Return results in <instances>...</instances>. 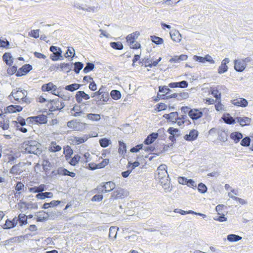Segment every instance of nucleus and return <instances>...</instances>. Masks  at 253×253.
Segmentation results:
<instances>
[{
    "label": "nucleus",
    "instance_id": "nucleus-1",
    "mask_svg": "<svg viewBox=\"0 0 253 253\" xmlns=\"http://www.w3.org/2000/svg\"><path fill=\"white\" fill-rule=\"evenodd\" d=\"M27 92L26 90L22 89L21 88H18L12 90L8 98L12 102H14L12 100L13 99L16 102V103H29L30 100L27 97Z\"/></svg>",
    "mask_w": 253,
    "mask_h": 253
},
{
    "label": "nucleus",
    "instance_id": "nucleus-2",
    "mask_svg": "<svg viewBox=\"0 0 253 253\" xmlns=\"http://www.w3.org/2000/svg\"><path fill=\"white\" fill-rule=\"evenodd\" d=\"M22 148L28 153L40 155L42 153L41 144L36 140H28L25 141L22 145Z\"/></svg>",
    "mask_w": 253,
    "mask_h": 253
},
{
    "label": "nucleus",
    "instance_id": "nucleus-3",
    "mask_svg": "<svg viewBox=\"0 0 253 253\" xmlns=\"http://www.w3.org/2000/svg\"><path fill=\"white\" fill-rule=\"evenodd\" d=\"M252 60L250 57H246L244 59H237L234 61V69L238 72H243L246 68L247 64Z\"/></svg>",
    "mask_w": 253,
    "mask_h": 253
},
{
    "label": "nucleus",
    "instance_id": "nucleus-4",
    "mask_svg": "<svg viewBox=\"0 0 253 253\" xmlns=\"http://www.w3.org/2000/svg\"><path fill=\"white\" fill-rule=\"evenodd\" d=\"M139 35V32L136 31L127 36L126 42L130 48L138 49L140 47V43L136 41Z\"/></svg>",
    "mask_w": 253,
    "mask_h": 253
},
{
    "label": "nucleus",
    "instance_id": "nucleus-5",
    "mask_svg": "<svg viewBox=\"0 0 253 253\" xmlns=\"http://www.w3.org/2000/svg\"><path fill=\"white\" fill-rule=\"evenodd\" d=\"M49 103V110L50 112L61 111L65 106L64 103L59 99L50 100Z\"/></svg>",
    "mask_w": 253,
    "mask_h": 253
},
{
    "label": "nucleus",
    "instance_id": "nucleus-6",
    "mask_svg": "<svg viewBox=\"0 0 253 253\" xmlns=\"http://www.w3.org/2000/svg\"><path fill=\"white\" fill-rule=\"evenodd\" d=\"M169 178V176L159 178V184L166 193L170 192L172 190V186Z\"/></svg>",
    "mask_w": 253,
    "mask_h": 253
},
{
    "label": "nucleus",
    "instance_id": "nucleus-7",
    "mask_svg": "<svg viewBox=\"0 0 253 253\" xmlns=\"http://www.w3.org/2000/svg\"><path fill=\"white\" fill-rule=\"evenodd\" d=\"M126 195L125 191L121 188H118L114 191L109 198L110 202L114 201L118 199H123Z\"/></svg>",
    "mask_w": 253,
    "mask_h": 253
},
{
    "label": "nucleus",
    "instance_id": "nucleus-8",
    "mask_svg": "<svg viewBox=\"0 0 253 253\" xmlns=\"http://www.w3.org/2000/svg\"><path fill=\"white\" fill-rule=\"evenodd\" d=\"M155 149V147L152 146H144L143 144H139L133 147L130 149V152L132 153H136L138 152L140 150H144L145 152H151Z\"/></svg>",
    "mask_w": 253,
    "mask_h": 253
},
{
    "label": "nucleus",
    "instance_id": "nucleus-9",
    "mask_svg": "<svg viewBox=\"0 0 253 253\" xmlns=\"http://www.w3.org/2000/svg\"><path fill=\"white\" fill-rule=\"evenodd\" d=\"M203 113L201 110L192 109L189 112V116L193 120H197L203 116Z\"/></svg>",
    "mask_w": 253,
    "mask_h": 253
},
{
    "label": "nucleus",
    "instance_id": "nucleus-10",
    "mask_svg": "<svg viewBox=\"0 0 253 253\" xmlns=\"http://www.w3.org/2000/svg\"><path fill=\"white\" fill-rule=\"evenodd\" d=\"M75 98L78 103H81L83 99L88 100L90 98V96L84 91H78L76 93Z\"/></svg>",
    "mask_w": 253,
    "mask_h": 253
},
{
    "label": "nucleus",
    "instance_id": "nucleus-11",
    "mask_svg": "<svg viewBox=\"0 0 253 253\" xmlns=\"http://www.w3.org/2000/svg\"><path fill=\"white\" fill-rule=\"evenodd\" d=\"M88 138L87 135H84L82 137L72 136L70 140L73 144L79 145L85 142L88 139Z\"/></svg>",
    "mask_w": 253,
    "mask_h": 253
},
{
    "label": "nucleus",
    "instance_id": "nucleus-12",
    "mask_svg": "<svg viewBox=\"0 0 253 253\" xmlns=\"http://www.w3.org/2000/svg\"><path fill=\"white\" fill-rule=\"evenodd\" d=\"M231 102L234 105L239 107H245L248 105L247 100L243 98L234 99L232 100Z\"/></svg>",
    "mask_w": 253,
    "mask_h": 253
},
{
    "label": "nucleus",
    "instance_id": "nucleus-13",
    "mask_svg": "<svg viewBox=\"0 0 253 253\" xmlns=\"http://www.w3.org/2000/svg\"><path fill=\"white\" fill-rule=\"evenodd\" d=\"M171 90L167 86H159V92L163 93L164 94H159V100L164 99L167 98V96L169 95V93Z\"/></svg>",
    "mask_w": 253,
    "mask_h": 253
},
{
    "label": "nucleus",
    "instance_id": "nucleus-14",
    "mask_svg": "<svg viewBox=\"0 0 253 253\" xmlns=\"http://www.w3.org/2000/svg\"><path fill=\"white\" fill-rule=\"evenodd\" d=\"M198 134L199 132L197 130L192 129L190 130L188 134L185 135L184 138L187 141H193L197 138Z\"/></svg>",
    "mask_w": 253,
    "mask_h": 253
},
{
    "label": "nucleus",
    "instance_id": "nucleus-15",
    "mask_svg": "<svg viewBox=\"0 0 253 253\" xmlns=\"http://www.w3.org/2000/svg\"><path fill=\"white\" fill-rule=\"evenodd\" d=\"M108 159H104L102 161L101 163H100L98 164L94 165L93 164H89V166L90 169L94 170L97 169H101L105 167L106 165H108Z\"/></svg>",
    "mask_w": 253,
    "mask_h": 253
},
{
    "label": "nucleus",
    "instance_id": "nucleus-16",
    "mask_svg": "<svg viewBox=\"0 0 253 253\" xmlns=\"http://www.w3.org/2000/svg\"><path fill=\"white\" fill-rule=\"evenodd\" d=\"M28 119L33 120L34 122L39 124H45L47 122V117L44 115L30 117Z\"/></svg>",
    "mask_w": 253,
    "mask_h": 253
},
{
    "label": "nucleus",
    "instance_id": "nucleus-17",
    "mask_svg": "<svg viewBox=\"0 0 253 253\" xmlns=\"http://www.w3.org/2000/svg\"><path fill=\"white\" fill-rule=\"evenodd\" d=\"M217 139L223 142H225L227 140L228 134L225 130L220 128L217 131Z\"/></svg>",
    "mask_w": 253,
    "mask_h": 253
},
{
    "label": "nucleus",
    "instance_id": "nucleus-18",
    "mask_svg": "<svg viewBox=\"0 0 253 253\" xmlns=\"http://www.w3.org/2000/svg\"><path fill=\"white\" fill-rule=\"evenodd\" d=\"M170 38L174 42H179L181 41V36L178 31L173 30L169 32Z\"/></svg>",
    "mask_w": 253,
    "mask_h": 253
},
{
    "label": "nucleus",
    "instance_id": "nucleus-19",
    "mask_svg": "<svg viewBox=\"0 0 253 253\" xmlns=\"http://www.w3.org/2000/svg\"><path fill=\"white\" fill-rule=\"evenodd\" d=\"M178 114L177 112H171L169 114H166L163 115V117L172 123H175V121L178 119Z\"/></svg>",
    "mask_w": 253,
    "mask_h": 253
},
{
    "label": "nucleus",
    "instance_id": "nucleus-20",
    "mask_svg": "<svg viewBox=\"0 0 253 253\" xmlns=\"http://www.w3.org/2000/svg\"><path fill=\"white\" fill-rule=\"evenodd\" d=\"M158 137V133H152L149 135L145 139L144 143L145 145H149L152 143Z\"/></svg>",
    "mask_w": 253,
    "mask_h": 253
},
{
    "label": "nucleus",
    "instance_id": "nucleus-21",
    "mask_svg": "<svg viewBox=\"0 0 253 253\" xmlns=\"http://www.w3.org/2000/svg\"><path fill=\"white\" fill-rule=\"evenodd\" d=\"M188 56L185 54H181L180 56H174L169 60L170 63H179L182 61L187 60Z\"/></svg>",
    "mask_w": 253,
    "mask_h": 253
},
{
    "label": "nucleus",
    "instance_id": "nucleus-22",
    "mask_svg": "<svg viewBox=\"0 0 253 253\" xmlns=\"http://www.w3.org/2000/svg\"><path fill=\"white\" fill-rule=\"evenodd\" d=\"M46 187L44 184H41L39 186H35L34 187H31L29 188V191L32 193H41L42 192L45 190Z\"/></svg>",
    "mask_w": 253,
    "mask_h": 253
},
{
    "label": "nucleus",
    "instance_id": "nucleus-23",
    "mask_svg": "<svg viewBox=\"0 0 253 253\" xmlns=\"http://www.w3.org/2000/svg\"><path fill=\"white\" fill-rule=\"evenodd\" d=\"M2 59L9 66H11L13 62V58L9 52H5L3 55Z\"/></svg>",
    "mask_w": 253,
    "mask_h": 253
},
{
    "label": "nucleus",
    "instance_id": "nucleus-24",
    "mask_svg": "<svg viewBox=\"0 0 253 253\" xmlns=\"http://www.w3.org/2000/svg\"><path fill=\"white\" fill-rule=\"evenodd\" d=\"M23 108L19 105H11L6 108V111L9 113L19 112L22 110Z\"/></svg>",
    "mask_w": 253,
    "mask_h": 253
},
{
    "label": "nucleus",
    "instance_id": "nucleus-25",
    "mask_svg": "<svg viewBox=\"0 0 253 253\" xmlns=\"http://www.w3.org/2000/svg\"><path fill=\"white\" fill-rule=\"evenodd\" d=\"M104 188V192H109L112 191L115 188V184L112 181H108L106 183H103Z\"/></svg>",
    "mask_w": 253,
    "mask_h": 253
},
{
    "label": "nucleus",
    "instance_id": "nucleus-26",
    "mask_svg": "<svg viewBox=\"0 0 253 253\" xmlns=\"http://www.w3.org/2000/svg\"><path fill=\"white\" fill-rule=\"evenodd\" d=\"M243 137V134L239 132H233L230 134L231 139L233 140L235 143H238Z\"/></svg>",
    "mask_w": 253,
    "mask_h": 253
},
{
    "label": "nucleus",
    "instance_id": "nucleus-27",
    "mask_svg": "<svg viewBox=\"0 0 253 253\" xmlns=\"http://www.w3.org/2000/svg\"><path fill=\"white\" fill-rule=\"evenodd\" d=\"M9 120L7 118L0 116V126L3 129L6 130L9 128Z\"/></svg>",
    "mask_w": 253,
    "mask_h": 253
},
{
    "label": "nucleus",
    "instance_id": "nucleus-28",
    "mask_svg": "<svg viewBox=\"0 0 253 253\" xmlns=\"http://www.w3.org/2000/svg\"><path fill=\"white\" fill-rule=\"evenodd\" d=\"M167 169V167L166 165L163 164L159 166V178L169 176Z\"/></svg>",
    "mask_w": 253,
    "mask_h": 253
},
{
    "label": "nucleus",
    "instance_id": "nucleus-29",
    "mask_svg": "<svg viewBox=\"0 0 253 253\" xmlns=\"http://www.w3.org/2000/svg\"><path fill=\"white\" fill-rule=\"evenodd\" d=\"M61 149V146L57 145L55 141H52L50 143L49 150L51 152H57L60 151Z\"/></svg>",
    "mask_w": 253,
    "mask_h": 253
},
{
    "label": "nucleus",
    "instance_id": "nucleus-30",
    "mask_svg": "<svg viewBox=\"0 0 253 253\" xmlns=\"http://www.w3.org/2000/svg\"><path fill=\"white\" fill-rule=\"evenodd\" d=\"M53 193L51 192H44L43 193L42 192L41 193H39L37 195H36V197L37 199L43 200L45 198H51L53 197Z\"/></svg>",
    "mask_w": 253,
    "mask_h": 253
},
{
    "label": "nucleus",
    "instance_id": "nucleus-31",
    "mask_svg": "<svg viewBox=\"0 0 253 253\" xmlns=\"http://www.w3.org/2000/svg\"><path fill=\"white\" fill-rule=\"evenodd\" d=\"M55 85L50 82L48 84L42 85V89L43 91H55Z\"/></svg>",
    "mask_w": 253,
    "mask_h": 253
},
{
    "label": "nucleus",
    "instance_id": "nucleus-32",
    "mask_svg": "<svg viewBox=\"0 0 253 253\" xmlns=\"http://www.w3.org/2000/svg\"><path fill=\"white\" fill-rule=\"evenodd\" d=\"M17 223V220L13 219L12 220L9 219L6 220L5 224L3 226V228L5 229H10L15 227Z\"/></svg>",
    "mask_w": 253,
    "mask_h": 253
},
{
    "label": "nucleus",
    "instance_id": "nucleus-33",
    "mask_svg": "<svg viewBox=\"0 0 253 253\" xmlns=\"http://www.w3.org/2000/svg\"><path fill=\"white\" fill-rule=\"evenodd\" d=\"M236 119L237 120V122L242 126L248 125L251 122V119L248 117H237L236 118Z\"/></svg>",
    "mask_w": 253,
    "mask_h": 253
},
{
    "label": "nucleus",
    "instance_id": "nucleus-34",
    "mask_svg": "<svg viewBox=\"0 0 253 253\" xmlns=\"http://www.w3.org/2000/svg\"><path fill=\"white\" fill-rule=\"evenodd\" d=\"M100 97H97L98 101H102L104 102H107L109 99V95L108 92L107 91L106 88L105 90H103L102 92L100 94Z\"/></svg>",
    "mask_w": 253,
    "mask_h": 253
},
{
    "label": "nucleus",
    "instance_id": "nucleus-35",
    "mask_svg": "<svg viewBox=\"0 0 253 253\" xmlns=\"http://www.w3.org/2000/svg\"><path fill=\"white\" fill-rule=\"evenodd\" d=\"M59 66L62 71H65L66 72H70L72 68V64L70 63H61Z\"/></svg>",
    "mask_w": 253,
    "mask_h": 253
},
{
    "label": "nucleus",
    "instance_id": "nucleus-36",
    "mask_svg": "<svg viewBox=\"0 0 253 253\" xmlns=\"http://www.w3.org/2000/svg\"><path fill=\"white\" fill-rule=\"evenodd\" d=\"M119 148L118 150V152L119 154H121L122 155H125V154L126 153V144L123 142V141H119Z\"/></svg>",
    "mask_w": 253,
    "mask_h": 253
},
{
    "label": "nucleus",
    "instance_id": "nucleus-37",
    "mask_svg": "<svg viewBox=\"0 0 253 253\" xmlns=\"http://www.w3.org/2000/svg\"><path fill=\"white\" fill-rule=\"evenodd\" d=\"M119 230V228H116V227L112 226L109 229V237L110 238L114 239L116 238L117 230Z\"/></svg>",
    "mask_w": 253,
    "mask_h": 253
},
{
    "label": "nucleus",
    "instance_id": "nucleus-38",
    "mask_svg": "<svg viewBox=\"0 0 253 253\" xmlns=\"http://www.w3.org/2000/svg\"><path fill=\"white\" fill-rule=\"evenodd\" d=\"M81 86V84H72L65 87V89L70 91H74L78 89Z\"/></svg>",
    "mask_w": 253,
    "mask_h": 253
},
{
    "label": "nucleus",
    "instance_id": "nucleus-39",
    "mask_svg": "<svg viewBox=\"0 0 253 253\" xmlns=\"http://www.w3.org/2000/svg\"><path fill=\"white\" fill-rule=\"evenodd\" d=\"M227 239L229 242H238L242 239V237L235 234H229L227 236Z\"/></svg>",
    "mask_w": 253,
    "mask_h": 253
},
{
    "label": "nucleus",
    "instance_id": "nucleus-40",
    "mask_svg": "<svg viewBox=\"0 0 253 253\" xmlns=\"http://www.w3.org/2000/svg\"><path fill=\"white\" fill-rule=\"evenodd\" d=\"M110 95L111 97L116 100H117L121 98V93L120 91L118 90H113L110 92Z\"/></svg>",
    "mask_w": 253,
    "mask_h": 253
},
{
    "label": "nucleus",
    "instance_id": "nucleus-41",
    "mask_svg": "<svg viewBox=\"0 0 253 253\" xmlns=\"http://www.w3.org/2000/svg\"><path fill=\"white\" fill-rule=\"evenodd\" d=\"M224 122L227 124H234L235 123V119L230 116L229 114L226 116H224L223 117Z\"/></svg>",
    "mask_w": 253,
    "mask_h": 253
},
{
    "label": "nucleus",
    "instance_id": "nucleus-42",
    "mask_svg": "<svg viewBox=\"0 0 253 253\" xmlns=\"http://www.w3.org/2000/svg\"><path fill=\"white\" fill-rule=\"evenodd\" d=\"M20 164H16L12 166V167L10 169V173L12 174H19L20 173Z\"/></svg>",
    "mask_w": 253,
    "mask_h": 253
},
{
    "label": "nucleus",
    "instance_id": "nucleus-43",
    "mask_svg": "<svg viewBox=\"0 0 253 253\" xmlns=\"http://www.w3.org/2000/svg\"><path fill=\"white\" fill-rule=\"evenodd\" d=\"M62 58V50L61 49H60L58 51H57V52L54 53L52 54V55H51V59L53 61H57L59 59H60V58ZM62 58H61L62 59Z\"/></svg>",
    "mask_w": 253,
    "mask_h": 253
},
{
    "label": "nucleus",
    "instance_id": "nucleus-44",
    "mask_svg": "<svg viewBox=\"0 0 253 253\" xmlns=\"http://www.w3.org/2000/svg\"><path fill=\"white\" fill-rule=\"evenodd\" d=\"M110 46L115 49L121 50L123 49V45L121 42H111Z\"/></svg>",
    "mask_w": 253,
    "mask_h": 253
},
{
    "label": "nucleus",
    "instance_id": "nucleus-45",
    "mask_svg": "<svg viewBox=\"0 0 253 253\" xmlns=\"http://www.w3.org/2000/svg\"><path fill=\"white\" fill-rule=\"evenodd\" d=\"M86 117L88 119L93 121H98L100 119V115L97 114H88L86 116Z\"/></svg>",
    "mask_w": 253,
    "mask_h": 253
},
{
    "label": "nucleus",
    "instance_id": "nucleus-46",
    "mask_svg": "<svg viewBox=\"0 0 253 253\" xmlns=\"http://www.w3.org/2000/svg\"><path fill=\"white\" fill-rule=\"evenodd\" d=\"M84 64L80 62H75L74 64V71L76 74H79L80 71L83 69Z\"/></svg>",
    "mask_w": 253,
    "mask_h": 253
},
{
    "label": "nucleus",
    "instance_id": "nucleus-47",
    "mask_svg": "<svg viewBox=\"0 0 253 253\" xmlns=\"http://www.w3.org/2000/svg\"><path fill=\"white\" fill-rule=\"evenodd\" d=\"M99 142L100 146L103 148L107 147L111 143L110 140L106 138L100 139Z\"/></svg>",
    "mask_w": 253,
    "mask_h": 253
},
{
    "label": "nucleus",
    "instance_id": "nucleus-48",
    "mask_svg": "<svg viewBox=\"0 0 253 253\" xmlns=\"http://www.w3.org/2000/svg\"><path fill=\"white\" fill-rule=\"evenodd\" d=\"M0 47L4 48L5 49L10 48V43L6 39L2 40L0 38Z\"/></svg>",
    "mask_w": 253,
    "mask_h": 253
},
{
    "label": "nucleus",
    "instance_id": "nucleus-49",
    "mask_svg": "<svg viewBox=\"0 0 253 253\" xmlns=\"http://www.w3.org/2000/svg\"><path fill=\"white\" fill-rule=\"evenodd\" d=\"M94 68V65L92 63H87L83 70V72L86 74L92 71Z\"/></svg>",
    "mask_w": 253,
    "mask_h": 253
},
{
    "label": "nucleus",
    "instance_id": "nucleus-50",
    "mask_svg": "<svg viewBox=\"0 0 253 253\" xmlns=\"http://www.w3.org/2000/svg\"><path fill=\"white\" fill-rule=\"evenodd\" d=\"M81 157L79 155H75L73 158H72L69 163L72 166H76L80 160Z\"/></svg>",
    "mask_w": 253,
    "mask_h": 253
},
{
    "label": "nucleus",
    "instance_id": "nucleus-51",
    "mask_svg": "<svg viewBox=\"0 0 253 253\" xmlns=\"http://www.w3.org/2000/svg\"><path fill=\"white\" fill-rule=\"evenodd\" d=\"M211 94L215 97L216 98V99H219L220 100V97H221V94L220 93H219V91L218 90H217V88H212L211 89Z\"/></svg>",
    "mask_w": 253,
    "mask_h": 253
},
{
    "label": "nucleus",
    "instance_id": "nucleus-52",
    "mask_svg": "<svg viewBox=\"0 0 253 253\" xmlns=\"http://www.w3.org/2000/svg\"><path fill=\"white\" fill-rule=\"evenodd\" d=\"M18 217L20 226H22L27 223V217L24 214H20Z\"/></svg>",
    "mask_w": 253,
    "mask_h": 253
},
{
    "label": "nucleus",
    "instance_id": "nucleus-53",
    "mask_svg": "<svg viewBox=\"0 0 253 253\" xmlns=\"http://www.w3.org/2000/svg\"><path fill=\"white\" fill-rule=\"evenodd\" d=\"M251 139L249 137L247 136L244 138L241 142V145L243 146L247 147L250 144Z\"/></svg>",
    "mask_w": 253,
    "mask_h": 253
},
{
    "label": "nucleus",
    "instance_id": "nucleus-54",
    "mask_svg": "<svg viewBox=\"0 0 253 253\" xmlns=\"http://www.w3.org/2000/svg\"><path fill=\"white\" fill-rule=\"evenodd\" d=\"M228 70V67L226 65H225V64L221 63L220 66L219 67L218 69V73L219 74H221L223 73H224L225 72H227Z\"/></svg>",
    "mask_w": 253,
    "mask_h": 253
},
{
    "label": "nucleus",
    "instance_id": "nucleus-55",
    "mask_svg": "<svg viewBox=\"0 0 253 253\" xmlns=\"http://www.w3.org/2000/svg\"><path fill=\"white\" fill-rule=\"evenodd\" d=\"M86 125L85 123L78 122L75 130L82 131L85 128Z\"/></svg>",
    "mask_w": 253,
    "mask_h": 253
},
{
    "label": "nucleus",
    "instance_id": "nucleus-56",
    "mask_svg": "<svg viewBox=\"0 0 253 253\" xmlns=\"http://www.w3.org/2000/svg\"><path fill=\"white\" fill-rule=\"evenodd\" d=\"M103 90H105V87L102 85L97 91L91 94V97L92 98L95 96H96L97 98L100 97V95L101 94V92H102Z\"/></svg>",
    "mask_w": 253,
    "mask_h": 253
},
{
    "label": "nucleus",
    "instance_id": "nucleus-57",
    "mask_svg": "<svg viewBox=\"0 0 253 253\" xmlns=\"http://www.w3.org/2000/svg\"><path fill=\"white\" fill-rule=\"evenodd\" d=\"M73 152L72 149L69 146H67L66 148L64 149V153L65 155V157L67 160L68 159L67 157L68 156H70L71 155H72L73 154Z\"/></svg>",
    "mask_w": 253,
    "mask_h": 253
},
{
    "label": "nucleus",
    "instance_id": "nucleus-58",
    "mask_svg": "<svg viewBox=\"0 0 253 253\" xmlns=\"http://www.w3.org/2000/svg\"><path fill=\"white\" fill-rule=\"evenodd\" d=\"M198 190L201 193H205L207 191V186L203 183H200L198 186Z\"/></svg>",
    "mask_w": 253,
    "mask_h": 253
},
{
    "label": "nucleus",
    "instance_id": "nucleus-59",
    "mask_svg": "<svg viewBox=\"0 0 253 253\" xmlns=\"http://www.w3.org/2000/svg\"><path fill=\"white\" fill-rule=\"evenodd\" d=\"M75 50L73 47L68 48L67 51H66L65 56L66 57H73L75 56Z\"/></svg>",
    "mask_w": 253,
    "mask_h": 253
},
{
    "label": "nucleus",
    "instance_id": "nucleus-60",
    "mask_svg": "<svg viewBox=\"0 0 253 253\" xmlns=\"http://www.w3.org/2000/svg\"><path fill=\"white\" fill-rule=\"evenodd\" d=\"M77 123L78 122H77L76 120H72L69 121L67 123V126L69 128L75 130V128L77 127Z\"/></svg>",
    "mask_w": 253,
    "mask_h": 253
},
{
    "label": "nucleus",
    "instance_id": "nucleus-61",
    "mask_svg": "<svg viewBox=\"0 0 253 253\" xmlns=\"http://www.w3.org/2000/svg\"><path fill=\"white\" fill-rule=\"evenodd\" d=\"M32 69V66L30 64H25L21 68V70L26 74Z\"/></svg>",
    "mask_w": 253,
    "mask_h": 253
},
{
    "label": "nucleus",
    "instance_id": "nucleus-62",
    "mask_svg": "<svg viewBox=\"0 0 253 253\" xmlns=\"http://www.w3.org/2000/svg\"><path fill=\"white\" fill-rule=\"evenodd\" d=\"M180 0H164L161 1L162 4H166L167 5H170L173 3H176L179 2Z\"/></svg>",
    "mask_w": 253,
    "mask_h": 253
},
{
    "label": "nucleus",
    "instance_id": "nucleus-63",
    "mask_svg": "<svg viewBox=\"0 0 253 253\" xmlns=\"http://www.w3.org/2000/svg\"><path fill=\"white\" fill-rule=\"evenodd\" d=\"M189 97V93L187 92H181L178 93V100L186 99Z\"/></svg>",
    "mask_w": 253,
    "mask_h": 253
},
{
    "label": "nucleus",
    "instance_id": "nucleus-64",
    "mask_svg": "<svg viewBox=\"0 0 253 253\" xmlns=\"http://www.w3.org/2000/svg\"><path fill=\"white\" fill-rule=\"evenodd\" d=\"M158 63V61H155L153 62H151L150 60L146 61L145 62V66L146 67H149L150 68L156 67Z\"/></svg>",
    "mask_w": 253,
    "mask_h": 253
}]
</instances>
